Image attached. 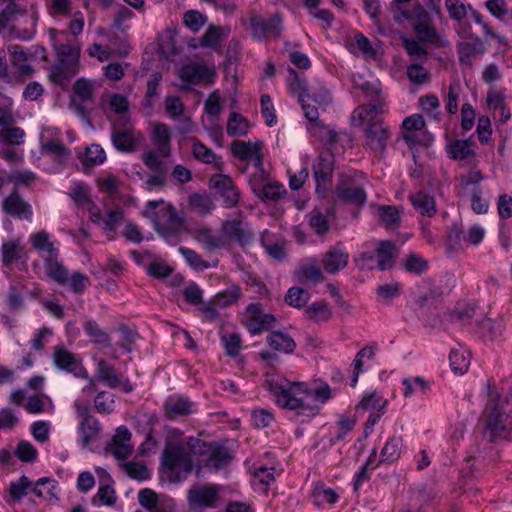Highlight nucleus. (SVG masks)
I'll return each mask as SVG.
<instances>
[{
  "instance_id": "f257e3e1",
  "label": "nucleus",
  "mask_w": 512,
  "mask_h": 512,
  "mask_svg": "<svg viewBox=\"0 0 512 512\" xmlns=\"http://www.w3.org/2000/svg\"><path fill=\"white\" fill-rule=\"evenodd\" d=\"M265 387L274 397L279 407L295 410L297 416L303 417L301 422L310 420L320 410L316 405L306 404L300 396L301 394L311 393L313 398L320 403H326L333 397L332 389L327 383H323L318 388L310 391L306 385L299 382L291 383L286 379L279 381L274 378H267Z\"/></svg>"
},
{
  "instance_id": "f03ea898",
  "label": "nucleus",
  "mask_w": 512,
  "mask_h": 512,
  "mask_svg": "<svg viewBox=\"0 0 512 512\" xmlns=\"http://www.w3.org/2000/svg\"><path fill=\"white\" fill-rule=\"evenodd\" d=\"M187 447L192 455L199 458L196 464L198 478L203 468L217 473L234 459L233 451L225 445V442H206L196 437H189Z\"/></svg>"
},
{
  "instance_id": "7ed1b4c3",
  "label": "nucleus",
  "mask_w": 512,
  "mask_h": 512,
  "mask_svg": "<svg viewBox=\"0 0 512 512\" xmlns=\"http://www.w3.org/2000/svg\"><path fill=\"white\" fill-rule=\"evenodd\" d=\"M412 0H392L390 3V12L394 21L402 24L409 21L413 30L420 35L425 41H433L436 38V30L432 26L431 16L427 9L418 1L415 2L411 9L406 4Z\"/></svg>"
},
{
  "instance_id": "20e7f679",
  "label": "nucleus",
  "mask_w": 512,
  "mask_h": 512,
  "mask_svg": "<svg viewBox=\"0 0 512 512\" xmlns=\"http://www.w3.org/2000/svg\"><path fill=\"white\" fill-rule=\"evenodd\" d=\"M160 460V470L171 483L184 481L193 472L194 467L196 468L191 454L180 445L171 442L166 444Z\"/></svg>"
},
{
  "instance_id": "39448f33",
  "label": "nucleus",
  "mask_w": 512,
  "mask_h": 512,
  "mask_svg": "<svg viewBox=\"0 0 512 512\" xmlns=\"http://www.w3.org/2000/svg\"><path fill=\"white\" fill-rule=\"evenodd\" d=\"M55 50L57 61L50 68L49 79L53 84L65 88L66 83L78 72L80 52L68 44H59Z\"/></svg>"
},
{
  "instance_id": "423d86ee",
  "label": "nucleus",
  "mask_w": 512,
  "mask_h": 512,
  "mask_svg": "<svg viewBox=\"0 0 512 512\" xmlns=\"http://www.w3.org/2000/svg\"><path fill=\"white\" fill-rule=\"evenodd\" d=\"M154 230L168 243L175 244L184 228L185 220L174 206L162 207L153 217Z\"/></svg>"
},
{
  "instance_id": "0eeeda50",
  "label": "nucleus",
  "mask_w": 512,
  "mask_h": 512,
  "mask_svg": "<svg viewBox=\"0 0 512 512\" xmlns=\"http://www.w3.org/2000/svg\"><path fill=\"white\" fill-rule=\"evenodd\" d=\"M249 23L251 36L256 41L268 38L279 39L284 30L283 18L279 13H275L267 19L258 15H252Z\"/></svg>"
},
{
  "instance_id": "6e6552de",
  "label": "nucleus",
  "mask_w": 512,
  "mask_h": 512,
  "mask_svg": "<svg viewBox=\"0 0 512 512\" xmlns=\"http://www.w3.org/2000/svg\"><path fill=\"white\" fill-rule=\"evenodd\" d=\"M246 312L248 316L245 319L244 326L251 335H260L264 331H273L278 324V320L273 314L263 311L261 303L249 304Z\"/></svg>"
},
{
  "instance_id": "1a4fd4ad",
  "label": "nucleus",
  "mask_w": 512,
  "mask_h": 512,
  "mask_svg": "<svg viewBox=\"0 0 512 512\" xmlns=\"http://www.w3.org/2000/svg\"><path fill=\"white\" fill-rule=\"evenodd\" d=\"M209 187L214 190L215 198L222 199L224 208L237 206L240 192L230 176L225 174L212 175L209 180Z\"/></svg>"
},
{
  "instance_id": "9d476101",
  "label": "nucleus",
  "mask_w": 512,
  "mask_h": 512,
  "mask_svg": "<svg viewBox=\"0 0 512 512\" xmlns=\"http://www.w3.org/2000/svg\"><path fill=\"white\" fill-rule=\"evenodd\" d=\"M215 69L205 64L192 62L183 65L179 71V77L183 81L182 89L191 90V85L214 82Z\"/></svg>"
},
{
  "instance_id": "9b49d317",
  "label": "nucleus",
  "mask_w": 512,
  "mask_h": 512,
  "mask_svg": "<svg viewBox=\"0 0 512 512\" xmlns=\"http://www.w3.org/2000/svg\"><path fill=\"white\" fill-rule=\"evenodd\" d=\"M220 486L216 484H203L195 486L188 491V502L191 507L216 508L219 501Z\"/></svg>"
},
{
  "instance_id": "f8f14e48",
  "label": "nucleus",
  "mask_w": 512,
  "mask_h": 512,
  "mask_svg": "<svg viewBox=\"0 0 512 512\" xmlns=\"http://www.w3.org/2000/svg\"><path fill=\"white\" fill-rule=\"evenodd\" d=\"M365 146L375 154L384 156L387 148V142L391 137L388 127L383 122H376L372 125H366L364 128Z\"/></svg>"
},
{
  "instance_id": "ddd939ff",
  "label": "nucleus",
  "mask_w": 512,
  "mask_h": 512,
  "mask_svg": "<svg viewBox=\"0 0 512 512\" xmlns=\"http://www.w3.org/2000/svg\"><path fill=\"white\" fill-rule=\"evenodd\" d=\"M334 170V156L330 152H321L313 164L316 192H325L331 183Z\"/></svg>"
},
{
  "instance_id": "4468645a",
  "label": "nucleus",
  "mask_w": 512,
  "mask_h": 512,
  "mask_svg": "<svg viewBox=\"0 0 512 512\" xmlns=\"http://www.w3.org/2000/svg\"><path fill=\"white\" fill-rule=\"evenodd\" d=\"M131 432L125 426L116 429L115 435L104 448L106 454L113 455L118 460H125L133 453V446L129 444Z\"/></svg>"
},
{
  "instance_id": "2eb2a0df",
  "label": "nucleus",
  "mask_w": 512,
  "mask_h": 512,
  "mask_svg": "<svg viewBox=\"0 0 512 512\" xmlns=\"http://www.w3.org/2000/svg\"><path fill=\"white\" fill-rule=\"evenodd\" d=\"M53 363L59 370L71 373L76 377L82 376L84 368L81 359L63 346L54 348Z\"/></svg>"
},
{
  "instance_id": "dca6fc26",
  "label": "nucleus",
  "mask_w": 512,
  "mask_h": 512,
  "mask_svg": "<svg viewBox=\"0 0 512 512\" xmlns=\"http://www.w3.org/2000/svg\"><path fill=\"white\" fill-rule=\"evenodd\" d=\"M3 211L17 219L31 220L32 207L26 202L19 194L17 189H14L2 202Z\"/></svg>"
},
{
  "instance_id": "f3484780",
  "label": "nucleus",
  "mask_w": 512,
  "mask_h": 512,
  "mask_svg": "<svg viewBox=\"0 0 512 512\" xmlns=\"http://www.w3.org/2000/svg\"><path fill=\"white\" fill-rule=\"evenodd\" d=\"M486 429L489 433V441L505 438L507 435L506 421L508 415L502 411V407L486 410Z\"/></svg>"
},
{
  "instance_id": "a211bd4d",
  "label": "nucleus",
  "mask_w": 512,
  "mask_h": 512,
  "mask_svg": "<svg viewBox=\"0 0 512 512\" xmlns=\"http://www.w3.org/2000/svg\"><path fill=\"white\" fill-rule=\"evenodd\" d=\"M456 50L460 64L472 68V57L476 55H484L487 48L479 36H474L472 42H459L456 46Z\"/></svg>"
},
{
  "instance_id": "6ab92c4d",
  "label": "nucleus",
  "mask_w": 512,
  "mask_h": 512,
  "mask_svg": "<svg viewBox=\"0 0 512 512\" xmlns=\"http://www.w3.org/2000/svg\"><path fill=\"white\" fill-rule=\"evenodd\" d=\"M374 252L377 262V269L379 271L391 270L395 266V258L398 252V247L394 241H378Z\"/></svg>"
},
{
  "instance_id": "aec40b11",
  "label": "nucleus",
  "mask_w": 512,
  "mask_h": 512,
  "mask_svg": "<svg viewBox=\"0 0 512 512\" xmlns=\"http://www.w3.org/2000/svg\"><path fill=\"white\" fill-rule=\"evenodd\" d=\"M242 224L241 220H226L222 224V231L229 239L241 247H245L252 242L253 233L250 229L244 228Z\"/></svg>"
},
{
  "instance_id": "412c9836",
  "label": "nucleus",
  "mask_w": 512,
  "mask_h": 512,
  "mask_svg": "<svg viewBox=\"0 0 512 512\" xmlns=\"http://www.w3.org/2000/svg\"><path fill=\"white\" fill-rule=\"evenodd\" d=\"M193 406V402L186 397L178 395L169 397L164 403L165 415L170 420L187 416L193 413Z\"/></svg>"
},
{
  "instance_id": "4be33fe9",
  "label": "nucleus",
  "mask_w": 512,
  "mask_h": 512,
  "mask_svg": "<svg viewBox=\"0 0 512 512\" xmlns=\"http://www.w3.org/2000/svg\"><path fill=\"white\" fill-rule=\"evenodd\" d=\"M349 260V254L338 247H332L323 256L322 265L328 274H335L344 269Z\"/></svg>"
},
{
  "instance_id": "5701e85b",
  "label": "nucleus",
  "mask_w": 512,
  "mask_h": 512,
  "mask_svg": "<svg viewBox=\"0 0 512 512\" xmlns=\"http://www.w3.org/2000/svg\"><path fill=\"white\" fill-rule=\"evenodd\" d=\"M474 142L471 137L466 139H455L446 146L448 157L454 161H463L476 156V152L471 148Z\"/></svg>"
},
{
  "instance_id": "b1692460",
  "label": "nucleus",
  "mask_w": 512,
  "mask_h": 512,
  "mask_svg": "<svg viewBox=\"0 0 512 512\" xmlns=\"http://www.w3.org/2000/svg\"><path fill=\"white\" fill-rule=\"evenodd\" d=\"M250 185L255 195L262 201H278L287 194L284 185L278 182L261 185L256 184L254 180L251 179Z\"/></svg>"
},
{
  "instance_id": "393cba45",
  "label": "nucleus",
  "mask_w": 512,
  "mask_h": 512,
  "mask_svg": "<svg viewBox=\"0 0 512 512\" xmlns=\"http://www.w3.org/2000/svg\"><path fill=\"white\" fill-rule=\"evenodd\" d=\"M267 344L275 351L284 354H292L296 349L295 340L287 333L273 330L266 337Z\"/></svg>"
},
{
  "instance_id": "a878e982",
  "label": "nucleus",
  "mask_w": 512,
  "mask_h": 512,
  "mask_svg": "<svg viewBox=\"0 0 512 512\" xmlns=\"http://www.w3.org/2000/svg\"><path fill=\"white\" fill-rule=\"evenodd\" d=\"M382 112V103L379 101L377 103L370 104H362L359 105L353 111V118H358L359 125L367 124L372 125L376 122H383L379 117V114Z\"/></svg>"
},
{
  "instance_id": "bb28decb",
  "label": "nucleus",
  "mask_w": 512,
  "mask_h": 512,
  "mask_svg": "<svg viewBox=\"0 0 512 512\" xmlns=\"http://www.w3.org/2000/svg\"><path fill=\"white\" fill-rule=\"evenodd\" d=\"M335 193L338 199L357 206H363L367 200L365 190L359 186H337Z\"/></svg>"
},
{
  "instance_id": "cd10ccee",
  "label": "nucleus",
  "mask_w": 512,
  "mask_h": 512,
  "mask_svg": "<svg viewBox=\"0 0 512 512\" xmlns=\"http://www.w3.org/2000/svg\"><path fill=\"white\" fill-rule=\"evenodd\" d=\"M414 209L422 216L433 217L436 214V202L433 196L420 191L410 196Z\"/></svg>"
},
{
  "instance_id": "c85d7f7f",
  "label": "nucleus",
  "mask_w": 512,
  "mask_h": 512,
  "mask_svg": "<svg viewBox=\"0 0 512 512\" xmlns=\"http://www.w3.org/2000/svg\"><path fill=\"white\" fill-rule=\"evenodd\" d=\"M96 377L111 389L118 388L121 384V376L116 373L114 366L109 365L104 359L97 361Z\"/></svg>"
},
{
  "instance_id": "c756f323",
  "label": "nucleus",
  "mask_w": 512,
  "mask_h": 512,
  "mask_svg": "<svg viewBox=\"0 0 512 512\" xmlns=\"http://www.w3.org/2000/svg\"><path fill=\"white\" fill-rule=\"evenodd\" d=\"M171 134L170 129L166 124L157 123L153 131V141L157 146L158 153L167 158L171 154L170 146Z\"/></svg>"
},
{
  "instance_id": "7c9ffc66",
  "label": "nucleus",
  "mask_w": 512,
  "mask_h": 512,
  "mask_svg": "<svg viewBox=\"0 0 512 512\" xmlns=\"http://www.w3.org/2000/svg\"><path fill=\"white\" fill-rule=\"evenodd\" d=\"M402 442L400 436H391L382 448L380 459L374 467H378L381 463H394L397 461L401 454Z\"/></svg>"
},
{
  "instance_id": "2f4dec72",
  "label": "nucleus",
  "mask_w": 512,
  "mask_h": 512,
  "mask_svg": "<svg viewBox=\"0 0 512 512\" xmlns=\"http://www.w3.org/2000/svg\"><path fill=\"white\" fill-rule=\"evenodd\" d=\"M100 430L101 426L97 418L86 417L85 419H81L78 426L81 445L87 447L99 434Z\"/></svg>"
},
{
  "instance_id": "473e14b6",
  "label": "nucleus",
  "mask_w": 512,
  "mask_h": 512,
  "mask_svg": "<svg viewBox=\"0 0 512 512\" xmlns=\"http://www.w3.org/2000/svg\"><path fill=\"white\" fill-rule=\"evenodd\" d=\"M478 333L484 341H495L502 335L503 323L501 320L484 318L477 323Z\"/></svg>"
},
{
  "instance_id": "72a5a7b5",
  "label": "nucleus",
  "mask_w": 512,
  "mask_h": 512,
  "mask_svg": "<svg viewBox=\"0 0 512 512\" xmlns=\"http://www.w3.org/2000/svg\"><path fill=\"white\" fill-rule=\"evenodd\" d=\"M58 256L59 255H54L52 257L44 258L45 271L48 277L55 282L59 284H66L68 281V271L62 263L58 261Z\"/></svg>"
},
{
  "instance_id": "f704fd0d",
  "label": "nucleus",
  "mask_w": 512,
  "mask_h": 512,
  "mask_svg": "<svg viewBox=\"0 0 512 512\" xmlns=\"http://www.w3.org/2000/svg\"><path fill=\"white\" fill-rule=\"evenodd\" d=\"M111 141L117 151L130 153L136 149V140L129 130H114Z\"/></svg>"
},
{
  "instance_id": "c9c22d12",
  "label": "nucleus",
  "mask_w": 512,
  "mask_h": 512,
  "mask_svg": "<svg viewBox=\"0 0 512 512\" xmlns=\"http://www.w3.org/2000/svg\"><path fill=\"white\" fill-rule=\"evenodd\" d=\"M2 263L5 267L11 268L13 262L21 260L26 256L25 249L16 241H6L1 246Z\"/></svg>"
},
{
  "instance_id": "e433bc0d",
  "label": "nucleus",
  "mask_w": 512,
  "mask_h": 512,
  "mask_svg": "<svg viewBox=\"0 0 512 512\" xmlns=\"http://www.w3.org/2000/svg\"><path fill=\"white\" fill-rule=\"evenodd\" d=\"M248 130V120L237 112H231L227 120V134L230 137H241L245 136L248 133Z\"/></svg>"
},
{
  "instance_id": "4c0bfd02",
  "label": "nucleus",
  "mask_w": 512,
  "mask_h": 512,
  "mask_svg": "<svg viewBox=\"0 0 512 512\" xmlns=\"http://www.w3.org/2000/svg\"><path fill=\"white\" fill-rule=\"evenodd\" d=\"M29 241L32 244V247L38 252H47L46 257L59 255L58 248L54 247L53 243L49 241V234L45 231H39L37 233L31 234Z\"/></svg>"
},
{
  "instance_id": "58836bf2",
  "label": "nucleus",
  "mask_w": 512,
  "mask_h": 512,
  "mask_svg": "<svg viewBox=\"0 0 512 512\" xmlns=\"http://www.w3.org/2000/svg\"><path fill=\"white\" fill-rule=\"evenodd\" d=\"M83 330L95 344L103 347L110 346L109 334L103 331L95 320H87L83 325Z\"/></svg>"
},
{
  "instance_id": "ea45409f",
  "label": "nucleus",
  "mask_w": 512,
  "mask_h": 512,
  "mask_svg": "<svg viewBox=\"0 0 512 512\" xmlns=\"http://www.w3.org/2000/svg\"><path fill=\"white\" fill-rule=\"evenodd\" d=\"M97 472H102L107 477L109 483L101 484L98 488L97 494L95 497L99 499V501L107 506H113L117 501V495L115 489L112 487L113 479L109 474L102 468H97Z\"/></svg>"
},
{
  "instance_id": "a19ab883",
  "label": "nucleus",
  "mask_w": 512,
  "mask_h": 512,
  "mask_svg": "<svg viewBox=\"0 0 512 512\" xmlns=\"http://www.w3.org/2000/svg\"><path fill=\"white\" fill-rule=\"evenodd\" d=\"M305 313L308 317L316 322H327L332 317V312L328 308V303L325 300L312 303Z\"/></svg>"
},
{
  "instance_id": "79ce46f5",
  "label": "nucleus",
  "mask_w": 512,
  "mask_h": 512,
  "mask_svg": "<svg viewBox=\"0 0 512 512\" xmlns=\"http://www.w3.org/2000/svg\"><path fill=\"white\" fill-rule=\"evenodd\" d=\"M310 299V294L303 288L291 287L285 296V303L291 307L303 308Z\"/></svg>"
},
{
  "instance_id": "37998d69",
  "label": "nucleus",
  "mask_w": 512,
  "mask_h": 512,
  "mask_svg": "<svg viewBox=\"0 0 512 512\" xmlns=\"http://www.w3.org/2000/svg\"><path fill=\"white\" fill-rule=\"evenodd\" d=\"M79 158L82 159L84 166L91 167L102 164L106 160V154L99 144H92L86 147L85 157L79 155Z\"/></svg>"
},
{
  "instance_id": "c03bdc74",
  "label": "nucleus",
  "mask_w": 512,
  "mask_h": 512,
  "mask_svg": "<svg viewBox=\"0 0 512 512\" xmlns=\"http://www.w3.org/2000/svg\"><path fill=\"white\" fill-rule=\"evenodd\" d=\"M189 205L201 215L210 213L215 207L212 199L208 195L199 193L190 195Z\"/></svg>"
},
{
  "instance_id": "a18cd8bd",
  "label": "nucleus",
  "mask_w": 512,
  "mask_h": 512,
  "mask_svg": "<svg viewBox=\"0 0 512 512\" xmlns=\"http://www.w3.org/2000/svg\"><path fill=\"white\" fill-rule=\"evenodd\" d=\"M31 487V481L25 475L21 476L18 481L11 482L8 487L9 497L12 502L20 501L28 494Z\"/></svg>"
},
{
  "instance_id": "49530a36",
  "label": "nucleus",
  "mask_w": 512,
  "mask_h": 512,
  "mask_svg": "<svg viewBox=\"0 0 512 512\" xmlns=\"http://www.w3.org/2000/svg\"><path fill=\"white\" fill-rule=\"evenodd\" d=\"M241 289L239 286H231L214 296L213 302L220 307H227L237 302L241 296Z\"/></svg>"
},
{
  "instance_id": "de8ad7c7",
  "label": "nucleus",
  "mask_w": 512,
  "mask_h": 512,
  "mask_svg": "<svg viewBox=\"0 0 512 512\" xmlns=\"http://www.w3.org/2000/svg\"><path fill=\"white\" fill-rule=\"evenodd\" d=\"M445 7L448 11L449 17L457 22H461L472 10L470 4L465 5L461 0H445Z\"/></svg>"
},
{
  "instance_id": "09e8293b",
  "label": "nucleus",
  "mask_w": 512,
  "mask_h": 512,
  "mask_svg": "<svg viewBox=\"0 0 512 512\" xmlns=\"http://www.w3.org/2000/svg\"><path fill=\"white\" fill-rule=\"evenodd\" d=\"M403 395L407 398L413 395L417 391L425 393L429 388L428 382L421 376L413 378H405L402 380Z\"/></svg>"
},
{
  "instance_id": "8fccbe9b",
  "label": "nucleus",
  "mask_w": 512,
  "mask_h": 512,
  "mask_svg": "<svg viewBox=\"0 0 512 512\" xmlns=\"http://www.w3.org/2000/svg\"><path fill=\"white\" fill-rule=\"evenodd\" d=\"M451 369L455 373L464 374L469 367V357L464 350L452 349L449 354Z\"/></svg>"
},
{
  "instance_id": "3c124183",
  "label": "nucleus",
  "mask_w": 512,
  "mask_h": 512,
  "mask_svg": "<svg viewBox=\"0 0 512 512\" xmlns=\"http://www.w3.org/2000/svg\"><path fill=\"white\" fill-rule=\"evenodd\" d=\"M374 356V347L373 346H365L361 350H359L353 361V373L351 377V387H355L358 382V378L360 373L363 371L361 357L372 358Z\"/></svg>"
},
{
  "instance_id": "603ef678",
  "label": "nucleus",
  "mask_w": 512,
  "mask_h": 512,
  "mask_svg": "<svg viewBox=\"0 0 512 512\" xmlns=\"http://www.w3.org/2000/svg\"><path fill=\"white\" fill-rule=\"evenodd\" d=\"M404 269L416 275L424 274L428 269V263L422 257L418 256L415 253H410L407 255L404 262Z\"/></svg>"
},
{
  "instance_id": "864d4df0",
  "label": "nucleus",
  "mask_w": 512,
  "mask_h": 512,
  "mask_svg": "<svg viewBox=\"0 0 512 512\" xmlns=\"http://www.w3.org/2000/svg\"><path fill=\"white\" fill-rule=\"evenodd\" d=\"M122 220L123 212L121 210L117 209L108 211L107 217L103 220L105 225L104 230L108 240L115 239L116 227L122 222Z\"/></svg>"
},
{
  "instance_id": "5fc2aeb1",
  "label": "nucleus",
  "mask_w": 512,
  "mask_h": 512,
  "mask_svg": "<svg viewBox=\"0 0 512 512\" xmlns=\"http://www.w3.org/2000/svg\"><path fill=\"white\" fill-rule=\"evenodd\" d=\"M222 36V29L216 25H209L205 33L199 38L201 47L216 48Z\"/></svg>"
},
{
  "instance_id": "6e6d98bb",
  "label": "nucleus",
  "mask_w": 512,
  "mask_h": 512,
  "mask_svg": "<svg viewBox=\"0 0 512 512\" xmlns=\"http://www.w3.org/2000/svg\"><path fill=\"white\" fill-rule=\"evenodd\" d=\"M192 141V154L195 157V159L206 164H211L212 162L215 161L216 155L210 148L205 146L197 138H192Z\"/></svg>"
},
{
  "instance_id": "4d7b16f0",
  "label": "nucleus",
  "mask_w": 512,
  "mask_h": 512,
  "mask_svg": "<svg viewBox=\"0 0 512 512\" xmlns=\"http://www.w3.org/2000/svg\"><path fill=\"white\" fill-rule=\"evenodd\" d=\"M386 404V400L380 397L376 392H371L365 394L362 397L361 401L357 405V408H361L363 410L372 409L377 411H384Z\"/></svg>"
},
{
  "instance_id": "13d9d810",
  "label": "nucleus",
  "mask_w": 512,
  "mask_h": 512,
  "mask_svg": "<svg viewBox=\"0 0 512 512\" xmlns=\"http://www.w3.org/2000/svg\"><path fill=\"white\" fill-rule=\"evenodd\" d=\"M25 132L20 127H9L0 129V138L8 145H20L24 142Z\"/></svg>"
},
{
  "instance_id": "bf43d9fd",
  "label": "nucleus",
  "mask_w": 512,
  "mask_h": 512,
  "mask_svg": "<svg viewBox=\"0 0 512 512\" xmlns=\"http://www.w3.org/2000/svg\"><path fill=\"white\" fill-rule=\"evenodd\" d=\"M446 246L449 250H456L462 240H464L465 235L461 224L453 223L451 226L447 228L446 232Z\"/></svg>"
},
{
  "instance_id": "052dcab7",
  "label": "nucleus",
  "mask_w": 512,
  "mask_h": 512,
  "mask_svg": "<svg viewBox=\"0 0 512 512\" xmlns=\"http://www.w3.org/2000/svg\"><path fill=\"white\" fill-rule=\"evenodd\" d=\"M207 17L197 10H188L184 13L183 22L192 32H198L206 23Z\"/></svg>"
},
{
  "instance_id": "680f3d73",
  "label": "nucleus",
  "mask_w": 512,
  "mask_h": 512,
  "mask_svg": "<svg viewBox=\"0 0 512 512\" xmlns=\"http://www.w3.org/2000/svg\"><path fill=\"white\" fill-rule=\"evenodd\" d=\"M179 252L185 258L186 262L196 271H203L210 267L207 261L201 259L200 255L187 247H180Z\"/></svg>"
},
{
  "instance_id": "e2e57ef3",
  "label": "nucleus",
  "mask_w": 512,
  "mask_h": 512,
  "mask_svg": "<svg viewBox=\"0 0 512 512\" xmlns=\"http://www.w3.org/2000/svg\"><path fill=\"white\" fill-rule=\"evenodd\" d=\"M379 218L386 227H393L400 222V214L395 206L382 205L378 209Z\"/></svg>"
},
{
  "instance_id": "0e129e2a",
  "label": "nucleus",
  "mask_w": 512,
  "mask_h": 512,
  "mask_svg": "<svg viewBox=\"0 0 512 512\" xmlns=\"http://www.w3.org/2000/svg\"><path fill=\"white\" fill-rule=\"evenodd\" d=\"M142 161L144 165L153 172H168L167 166L154 150L144 152L142 154Z\"/></svg>"
},
{
  "instance_id": "69168bd1",
  "label": "nucleus",
  "mask_w": 512,
  "mask_h": 512,
  "mask_svg": "<svg viewBox=\"0 0 512 512\" xmlns=\"http://www.w3.org/2000/svg\"><path fill=\"white\" fill-rule=\"evenodd\" d=\"M297 278H304L313 283H320L323 281V274L321 269L316 265H302L295 271Z\"/></svg>"
},
{
  "instance_id": "338daca9",
  "label": "nucleus",
  "mask_w": 512,
  "mask_h": 512,
  "mask_svg": "<svg viewBox=\"0 0 512 512\" xmlns=\"http://www.w3.org/2000/svg\"><path fill=\"white\" fill-rule=\"evenodd\" d=\"M20 12L25 13V10H21L18 4L11 0L7 6L0 12V32L5 30L9 23L14 21L16 15Z\"/></svg>"
},
{
  "instance_id": "774afa93",
  "label": "nucleus",
  "mask_w": 512,
  "mask_h": 512,
  "mask_svg": "<svg viewBox=\"0 0 512 512\" xmlns=\"http://www.w3.org/2000/svg\"><path fill=\"white\" fill-rule=\"evenodd\" d=\"M14 453L23 462H34L38 456L36 448L25 440L18 443Z\"/></svg>"
}]
</instances>
